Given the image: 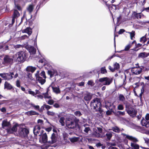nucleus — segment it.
<instances>
[{
  "label": "nucleus",
  "mask_w": 149,
  "mask_h": 149,
  "mask_svg": "<svg viewBox=\"0 0 149 149\" xmlns=\"http://www.w3.org/2000/svg\"><path fill=\"white\" fill-rule=\"evenodd\" d=\"M91 107L95 112H98L100 113L101 114L103 112L101 109V104L100 100L98 98L94 99L91 102Z\"/></svg>",
  "instance_id": "1"
},
{
  "label": "nucleus",
  "mask_w": 149,
  "mask_h": 149,
  "mask_svg": "<svg viewBox=\"0 0 149 149\" xmlns=\"http://www.w3.org/2000/svg\"><path fill=\"white\" fill-rule=\"evenodd\" d=\"M13 57L14 60L16 61L23 62L27 58V54L23 51L19 52L14 55Z\"/></svg>",
  "instance_id": "2"
},
{
  "label": "nucleus",
  "mask_w": 149,
  "mask_h": 149,
  "mask_svg": "<svg viewBox=\"0 0 149 149\" xmlns=\"http://www.w3.org/2000/svg\"><path fill=\"white\" fill-rule=\"evenodd\" d=\"M79 120L78 119L75 118L74 120H72L70 118H67L66 120V126L69 128L74 129L76 127H79L78 122Z\"/></svg>",
  "instance_id": "3"
},
{
  "label": "nucleus",
  "mask_w": 149,
  "mask_h": 149,
  "mask_svg": "<svg viewBox=\"0 0 149 149\" xmlns=\"http://www.w3.org/2000/svg\"><path fill=\"white\" fill-rule=\"evenodd\" d=\"M122 134L124 136H125L127 139L133 141L131 143V146L134 149H139V145L135 143V142H136L138 141V140L136 138L124 133Z\"/></svg>",
  "instance_id": "4"
},
{
  "label": "nucleus",
  "mask_w": 149,
  "mask_h": 149,
  "mask_svg": "<svg viewBox=\"0 0 149 149\" xmlns=\"http://www.w3.org/2000/svg\"><path fill=\"white\" fill-rule=\"evenodd\" d=\"M19 128L17 132L19 135L22 137H26L29 133L28 130L26 128L21 127V125L19 127Z\"/></svg>",
  "instance_id": "5"
},
{
  "label": "nucleus",
  "mask_w": 149,
  "mask_h": 149,
  "mask_svg": "<svg viewBox=\"0 0 149 149\" xmlns=\"http://www.w3.org/2000/svg\"><path fill=\"white\" fill-rule=\"evenodd\" d=\"M112 79L107 77L100 78L99 80V81L102 83L105 81L103 84L104 85H109L112 83Z\"/></svg>",
  "instance_id": "6"
},
{
  "label": "nucleus",
  "mask_w": 149,
  "mask_h": 149,
  "mask_svg": "<svg viewBox=\"0 0 149 149\" xmlns=\"http://www.w3.org/2000/svg\"><path fill=\"white\" fill-rule=\"evenodd\" d=\"M97 130L93 134V136L97 138L103 137L104 136V134L102 132V129L100 127H97Z\"/></svg>",
  "instance_id": "7"
},
{
  "label": "nucleus",
  "mask_w": 149,
  "mask_h": 149,
  "mask_svg": "<svg viewBox=\"0 0 149 149\" xmlns=\"http://www.w3.org/2000/svg\"><path fill=\"white\" fill-rule=\"evenodd\" d=\"M14 75L13 72L9 73H0V76L5 80H9L12 79L13 78V75Z\"/></svg>",
  "instance_id": "8"
},
{
  "label": "nucleus",
  "mask_w": 149,
  "mask_h": 149,
  "mask_svg": "<svg viewBox=\"0 0 149 149\" xmlns=\"http://www.w3.org/2000/svg\"><path fill=\"white\" fill-rule=\"evenodd\" d=\"M20 126L17 124H15L11 128H8L6 129L7 132L9 134H12L16 132L17 130V127L19 128Z\"/></svg>",
  "instance_id": "9"
},
{
  "label": "nucleus",
  "mask_w": 149,
  "mask_h": 149,
  "mask_svg": "<svg viewBox=\"0 0 149 149\" xmlns=\"http://www.w3.org/2000/svg\"><path fill=\"white\" fill-rule=\"evenodd\" d=\"M39 74V72L38 71L35 74L36 80L41 84H43L45 82V79L43 78L42 77L40 76Z\"/></svg>",
  "instance_id": "10"
},
{
  "label": "nucleus",
  "mask_w": 149,
  "mask_h": 149,
  "mask_svg": "<svg viewBox=\"0 0 149 149\" xmlns=\"http://www.w3.org/2000/svg\"><path fill=\"white\" fill-rule=\"evenodd\" d=\"M89 126V125L87 124H84L82 126V130L86 135H87L91 131V129Z\"/></svg>",
  "instance_id": "11"
},
{
  "label": "nucleus",
  "mask_w": 149,
  "mask_h": 149,
  "mask_svg": "<svg viewBox=\"0 0 149 149\" xmlns=\"http://www.w3.org/2000/svg\"><path fill=\"white\" fill-rule=\"evenodd\" d=\"M142 70V68L139 67H133L131 69V72L132 73L137 75L140 74Z\"/></svg>",
  "instance_id": "12"
},
{
  "label": "nucleus",
  "mask_w": 149,
  "mask_h": 149,
  "mask_svg": "<svg viewBox=\"0 0 149 149\" xmlns=\"http://www.w3.org/2000/svg\"><path fill=\"white\" fill-rule=\"evenodd\" d=\"M4 61L5 63L10 64L13 63V59L12 57L6 56L4 58Z\"/></svg>",
  "instance_id": "13"
},
{
  "label": "nucleus",
  "mask_w": 149,
  "mask_h": 149,
  "mask_svg": "<svg viewBox=\"0 0 149 149\" xmlns=\"http://www.w3.org/2000/svg\"><path fill=\"white\" fill-rule=\"evenodd\" d=\"M58 137V134L57 132H55L52 134L51 137L52 143H54L56 142Z\"/></svg>",
  "instance_id": "14"
},
{
  "label": "nucleus",
  "mask_w": 149,
  "mask_h": 149,
  "mask_svg": "<svg viewBox=\"0 0 149 149\" xmlns=\"http://www.w3.org/2000/svg\"><path fill=\"white\" fill-rule=\"evenodd\" d=\"M127 111L128 114L132 117L136 115V112L135 109L133 108L132 107L129 108Z\"/></svg>",
  "instance_id": "15"
},
{
  "label": "nucleus",
  "mask_w": 149,
  "mask_h": 149,
  "mask_svg": "<svg viewBox=\"0 0 149 149\" xmlns=\"http://www.w3.org/2000/svg\"><path fill=\"white\" fill-rule=\"evenodd\" d=\"M92 97V95L90 93L86 92L84 95V99L86 101H89L91 99Z\"/></svg>",
  "instance_id": "16"
},
{
  "label": "nucleus",
  "mask_w": 149,
  "mask_h": 149,
  "mask_svg": "<svg viewBox=\"0 0 149 149\" xmlns=\"http://www.w3.org/2000/svg\"><path fill=\"white\" fill-rule=\"evenodd\" d=\"M41 127H42L38 125H37L34 127L33 129V133L35 135H36L38 134L39 133Z\"/></svg>",
  "instance_id": "17"
},
{
  "label": "nucleus",
  "mask_w": 149,
  "mask_h": 149,
  "mask_svg": "<svg viewBox=\"0 0 149 149\" xmlns=\"http://www.w3.org/2000/svg\"><path fill=\"white\" fill-rule=\"evenodd\" d=\"M48 72L51 77H52L57 75V72L55 70H48Z\"/></svg>",
  "instance_id": "18"
},
{
  "label": "nucleus",
  "mask_w": 149,
  "mask_h": 149,
  "mask_svg": "<svg viewBox=\"0 0 149 149\" xmlns=\"http://www.w3.org/2000/svg\"><path fill=\"white\" fill-rule=\"evenodd\" d=\"M2 125V127L3 128H5L6 127H9L10 126V122L5 120L3 121Z\"/></svg>",
  "instance_id": "19"
},
{
  "label": "nucleus",
  "mask_w": 149,
  "mask_h": 149,
  "mask_svg": "<svg viewBox=\"0 0 149 149\" xmlns=\"http://www.w3.org/2000/svg\"><path fill=\"white\" fill-rule=\"evenodd\" d=\"M13 88L11 84L8 82L6 81L4 83V89H6L8 90H10Z\"/></svg>",
  "instance_id": "20"
},
{
  "label": "nucleus",
  "mask_w": 149,
  "mask_h": 149,
  "mask_svg": "<svg viewBox=\"0 0 149 149\" xmlns=\"http://www.w3.org/2000/svg\"><path fill=\"white\" fill-rule=\"evenodd\" d=\"M146 120L143 119L141 121V123L143 126H145L146 127H149V121H147Z\"/></svg>",
  "instance_id": "21"
},
{
  "label": "nucleus",
  "mask_w": 149,
  "mask_h": 149,
  "mask_svg": "<svg viewBox=\"0 0 149 149\" xmlns=\"http://www.w3.org/2000/svg\"><path fill=\"white\" fill-rule=\"evenodd\" d=\"M149 55V53H147L145 52L141 53L139 54L138 56L139 58H143L147 57Z\"/></svg>",
  "instance_id": "22"
},
{
  "label": "nucleus",
  "mask_w": 149,
  "mask_h": 149,
  "mask_svg": "<svg viewBox=\"0 0 149 149\" xmlns=\"http://www.w3.org/2000/svg\"><path fill=\"white\" fill-rule=\"evenodd\" d=\"M26 69L27 71L31 72L33 73L36 70V68L32 66H29L26 68Z\"/></svg>",
  "instance_id": "23"
},
{
  "label": "nucleus",
  "mask_w": 149,
  "mask_h": 149,
  "mask_svg": "<svg viewBox=\"0 0 149 149\" xmlns=\"http://www.w3.org/2000/svg\"><path fill=\"white\" fill-rule=\"evenodd\" d=\"M22 32L27 33L30 36L32 33V29L30 28H27L25 29L22 30Z\"/></svg>",
  "instance_id": "24"
},
{
  "label": "nucleus",
  "mask_w": 149,
  "mask_h": 149,
  "mask_svg": "<svg viewBox=\"0 0 149 149\" xmlns=\"http://www.w3.org/2000/svg\"><path fill=\"white\" fill-rule=\"evenodd\" d=\"M42 140L44 143H45L47 142V136L46 133L44 134L42 136Z\"/></svg>",
  "instance_id": "25"
},
{
  "label": "nucleus",
  "mask_w": 149,
  "mask_h": 149,
  "mask_svg": "<svg viewBox=\"0 0 149 149\" xmlns=\"http://www.w3.org/2000/svg\"><path fill=\"white\" fill-rule=\"evenodd\" d=\"M25 93L26 94H29L31 95L32 96H34L35 97H36V93L35 92H34L32 91L31 89H29L28 90H27L25 92Z\"/></svg>",
  "instance_id": "26"
},
{
  "label": "nucleus",
  "mask_w": 149,
  "mask_h": 149,
  "mask_svg": "<svg viewBox=\"0 0 149 149\" xmlns=\"http://www.w3.org/2000/svg\"><path fill=\"white\" fill-rule=\"evenodd\" d=\"M36 50L33 47L31 46L29 49V52L31 54H34L36 53Z\"/></svg>",
  "instance_id": "27"
},
{
  "label": "nucleus",
  "mask_w": 149,
  "mask_h": 149,
  "mask_svg": "<svg viewBox=\"0 0 149 149\" xmlns=\"http://www.w3.org/2000/svg\"><path fill=\"white\" fill-rule=\"evenodd\" d=\"M109 130L113 131V132L116 133H119L120 131V130L117 126H114L111 128V129H109Z\"/></svg>",
  "instance_id": "28"
},
{
  "label": "nucleus",
  "mask_w": 149,
  "mask_h": 149,
  "mask_svg": "<svg viewBox=\"0 0 149 149\" xmlns=\"http://www.w3.org/2000/svg\"><path fill=\"white\" fill-rule=\"evenodd\" d=\"M26 114L28 116L38 115V113L33 111H28L26 112Z\"/></svg>",
  "instance_id": "29"
},
{
  "label": "nucleus",
  "mask_w": 149,
  "mask_h": 149,
  "mask_svg": "<svg viewBox=\"0 0 149 149\" xmlns=\"http://www.w3.org/2000/svg\"><path fill=\"white\" fill-rule=\"evenodd\" d=\"M34 8V6L32 5H29L27 7V9L30 14H31L33 11Z\"/></svg>",
  "instance_id": "30"
},
{
  "label": "nucleus",
  "mask_w": 149,
  "mask_h": 149,
  "mask_svg": "<svg viewBox=\"0 0 149 149\" xmlns=\"http://www.w3.org/2000/svg\"><path fill=\"white\" fill-rule=\"evenodd\" d=\"M52 89L53 91L56 94L59 93H60V91L59 87H52Z\"/></svg>",
  "instance_id": "31"
},
{
  "label": "nucleus",
  "mask_w": 149,
  "mask_h": 149,
  "mask_svg": "<svg viewBox=\"0 0 149 149\" xmlns=\"http://www.w3.org/2000/svg\"><path fill=\"white\" fill-rule=\"evenodd\" d=\"M65 118L64 117H61L60 118L59 121L62 126H63L65 125Z\"/></svg>",
  "instance_id": "32"
},
{
  "label": "nucleus",
  "mask_w": 149,
  "mask_h": 149,
  "mask_svg": "<svg viewBox=\"0 0 149 149\" xmlns=\"http://www.w3.org/2000/svg\"><path fill=\"white\" fill-rule=\"evenodd\" d=\"M79 138L76 137H73L69 138V140L72 143H74L77 142Z\"/></svg>",
  "instance_id": "33"
},
{
  "label": "nucleus",
  "mask_w": 149,
  "mask_h": 149,
  "mask_svg": "<svg viewBox=\"0 0 149 149\" xmlns=\"http://www.w3.org/2000/svg\"><path fill=\"white\" fill-rule=\"evenodd\" d=\"M132 45V43H129L128 44L126 45L125 47L124 50L125 51H127L131 47Z\"/></svg>",
  "instance_id": "34"
},
{
  "label": "nucleus",
  "mask_w": 149,
  "mask_h": 149,
  "mask_svg": "<svg viewBox=\"0 0 149 149\" xmlns=\"http://www.w3.org/2000/svg\"><path fill=\"white\" fill-rule=\"evenodd\" d=\"M112 132H108L106 134V136H107V138L109 140L110 139L112 136Z\"/></svg>",
  "instance_id": "35"
},
{
  "label": "nucleus",
  "mask_w": 149,
  "mask_h": 149,
  "mask_svg": "<svg viewBox=\"0 0 149 149\" xmlns=\"http://www.w3.org/2000/svg\"><path fill=\"white\" fill-rule=\"evenodd\" d=\"M19 16V13L17 10H15L13 13V17L16 18Z\"/></svg>",
  "instance_id": "36"
},
{
  "label": "nucleus",
  "mask_w": 149,
  "mask_h": 149,
  "mask_svg": "<svg viewBox=\"0 0 149 149\" xmlns=\"http://www.w3.org/2000/svg\"><path fill=\"white\" fill-rule=\"evenodd\" d=\"M113 104V103L110 102H106L105 103V107L107 109H109Z\"/></svg>",
  "instance_id": "37"
},
{
  "label": "nucleus",
  "mask_w": 149,
  "mask_h": 149,
  "mask_svg": "<svg viewBox=\"0 0 149 149\" xmlns=\"http://www.w3.org/2000/svg\"><path fill=\"white\" fill-rule=\"evenodd\" d=\"M113 67L115 70H118L119 68L120 65L119 63L116 62L114 64Z\"/></svg>",
  "instance_id": "38"
},
{
  "label": "nucleus",
  "mask_w": 149,
  "mask_h": 149,
  "mask_svg": "<svg viewBox=\"0 0 149 149\" xmlns=\"http://www.w3.org/2000/svg\"><path fill=\"white\" fill-rule=\"evenodd\" d=\"M43 95L45 98L50 99L52 98L51 96L48 94L47 92H46L45 93H43Z\"/></svg>",
  "instance_id": "39"
},
{
  "label": "nucleus",
  "mask_w": 149,
  "mask_h": 149,
  "mask_svg": "<svg viewBox=\"0 0 149 149\" xmlns=\"http://www.w3.org/2000/svg\"><path fill=\"white\" fill-rule=\"evenodd\" d=\"M119 98L120 100L123 101L125 100V98L123 95L120 94L119 96Z\"/></svg>",
  "instance_id": "40"
},
{
  "label": "nucleus",
  "mask_w": 149,
  "mask_h": 149,
  "mask_svg": "<svg viewBox=\"0 0 149 149\" xmlns=\"http://www.w3.org/2000/svg\"><path fill=\"white\" fill-rule=\"evenodd\" d=\"M42 107H43V108H45L47 111H49L48 110L51 108L52 107L48 105L45 104Z\"/></svg>",
  "instance_id": "41"
},
{
  "label": "nucleus",
  "mask_w": 149,
  "mask_h": 149,
  "mask_svg": "<svg viewBox=\"0 0 149 149\" xmlns=\"http://www.w3.org/2000/svg\"><path fill=\"white\" fill-rule=\"evenodd\" d=\"M74 115L77 116L79 117L82 115V114L79 111H77L74 112Z\"/></svg>",
  "instance_id": "42"
},
{
  "label": "nucleus",
  "mask_w": 149,
  "mask_h": 149,
  "mask_svg": "<svg viewBox=\"0 0 149 149\" xmlns=\"http://www.w3.org/2000/svg\"><path fill=\"white\" fill-rule=\"evenodd\" d=\"M38 123L39 124L38 125L41 127H42L43 125V121L39 119L38 120Z\"/></svg>",
  "instance_id": "43"
},
{
  "label": "nucleus",
  "mask_w": 149,
  "mask_h": 149,
  "mask_svg": "<svg viewBox=\"0 0 149 149\" xmlns=\"http://www.w3.org/2000/svg\"><path fill=\"white\" fill-rule=\"evenodd\" d=\"M134 15L137 19H140L141 18V13H134Z\"/></svg>",
  "instance_id": "44"
},
{
  "label": "nucleus",
  "mask_w": 149,
  "mask_h": 149,
  "mask_svg": "<svg viewBox=\"0 0 149 149\" xmlns=\"http://www.w3.org/2000/svg\"><path fill=\"white\" fill-rule=\"evenodd\" d=\"M47 114L48 115L54 116V115L55 113L52 111H47Z\"/></svg>",
  "instance_id": "45"
},
{
  "label": "nucleus",
  "mask_w": 149,
  "mask_h": 149,
  "mask_svg": "<svg viewBox=\"0 0 149 149\" xmlns=\"http://www.w3.org/2000/svg\"><path fill=\"white\" fill-rule=\"evenodd\" d=\"M115 108L116 106L113 104L109 107V109L111 111H112V112H113L114 110L115 109Z\"/></svg>",
  "instance_id": "46"
},
{
  "label": "nucleus",
  "mask_w": 149,
  "mask_h": 149,
  "mask_svg": "<svg viewBox=\"0 0 149 149\" xmlns=\"http://www.w3.org/2000/svg\"><path fill=\"white\" fill-rule=\"evenodd\" d=\"M88 84L91 86H93L95 84L93 81L92 80L89 81L87 83Z\"/></svg>",
  "instance_id": "47"
},
{
  "label": "nucleus",
  "mask_w": 149,
  "mask_h": 149,
  "mask_svg": "<svg viewBox=\"0 0 149 149\" xmlns=\"http://www.w3.org/2000/svg\"><path fill=\"white\" fill-rule=\"evenodd\" d=\"M54 101L52 99H50L47 101L48 104L52 105L54 103Z\"/></svg>",
  "instance_id": "48"
},
{
  "label": "nucleus",
  "mask_w": 149,
  "mask_h": 149,
  "mask_svg": "<svg viewBox=\"0 0 149 149\" xmlns=\"http://www.w3.org/2000/svg\"><path fill=\"white\" fill-rule=\"evenodd\" d=\"M117 108L119 110H123L124 109V108L123 105L120 104L118 105Z\"/></svg>",
  "instance_id": "49"
},
{
  "label": "nucleus",
  "mask_w": 149,
  "mask_h": 149,
  "mask_svg": "<svg viewBox=\"0 0 149 149\" xmlns=\"http://www.w3.org/2000/svg\"><path fill=\"white\" fill-rule=\"evenodd\" d=\"M14 48L16 50H18L19 48H22V46L20 45H17L14 46Z\"/></svg>",
  "instance_id": "50"
},
{
  "label": "nucleus",
  "mask_w": 149,
  "mask_h": 149,
  "mask_svg": "<svg viewBox=\"0 0 149 149\" xmlns=\"http://www.w3.org/2000/svg\"><path fill=\"white\" fill-rule=\"evenodd\" d=\"M129 33L130 34L131 39L132 40V38L135 35V32L134 31H132L131 32H129Z\"/></svg>",
  "instance_id": "51"
},
{
  "label": "nucleus",
  "mask_w": 149,
  "mask_h": 149,
  "mask_svg": "<svg viewBox=\"0 0 149 149\" xmlns=\"http://www.w3.org/2000/svg\"><path fill=\"white\" fill-rule=\"evenodd\" d=\"M120 3H119L117 5H114L112 4L111 6V7L114 10H116L118 8V7L119 5L120 4Z\"/></svg>",
  "instance_id": "52"
},
{
  "label": "nucleus",
  "mask_w": 149,
  "mask_h": 149,
  "mask_svg": "<svg viewBox=\"0 0 149 149\" xmlns=\"http://www.w3.org/2000/svg\"><path fill=\"white\" fill-rule=\"evenodd\" d=\"M146 37L145 36H143L142 38H141L140 40V41L144 43L146 41Z\"/></svg>",
  "instance_id": "53"
},
{
  "label": "nucleus",
  "mask_w": 149,
  "mask_h": 149,
  "mask_svg": "<svg viewBox=\"0 0 149 149\" xmlns=\"http://www.w3.org/2000/svg\"><path fill=\"white\" fill-rule=\"evenodd\" d=\"M101 72L102 74H105L107 72V71L105 67L101 68Z\"/></svg>",
  "instance_id": "54"
},
{
  "label": "nucleus",
  "mask_w": 149,
  "mask_h": 149,
  "mask_svg": "<svg viewBox=\"0 0 149 149\" xmlns=\"http://www.w3.org/2000/svg\"><path fill=\"white\" fill-rule=\"evenodd\" d=\"M40 75L42 76V77H43V78L44 79H45L46 78L45 73L44 71H42L41 72L40 74Z\"/></svg>",
  "instance_id": "55"
},
{
  "label": "nucleus",
  "mask_w": 149,
  "mask_h": 149,
  "mask_svg": "<svg viewBox=\"0 0 149 149\" xmlns=\"http://www.w3.org/2000/svg\"><path fill=\"white\" fill-rule=\"evenodd\" d=\"M145 141V143L147 144L148 146L149 147V139L145 138L144 139Z\"/></svg>",
  "instance_id": "56"
},
{
  "label": "nucleus",
  "mask_w": 149,
  "mask_h": 149,
  "mask_svg": "<svg viewBox=\"0 0 149 149\" xmlns=\"http://www.w3.org/2000/svg\"><path fill=\"white\" fill-rule=\"evenodd\" d=\"M108 146H114L116 145V144L115 143H108L107 144Z\"/></svg>",
  "instance_id": "57"
},
{
  "label": "nucleus",
  "mask_w": 149,
  "mask_h": 149,
  "mask_svg": "<svg viewBox=\"0 0 149 149\" xmlns=\"http://www.w3.org/2000/svg\"><path fill=\"white\" fill-rule=\"evenodd\" d=\"M117 113L119 115L122 116H123L125 114V111L122 112L121 111H118Z\"/></svg>",
  "instance_id": "58"
},
{
  "label": "nucleus",
  "mask_w": 149,
  "mask_h": 149,
  "mask_svg": "<svg viewBox=\"0 0 149 149\" xmlns=\"http://www.w3.org/2000/svg\"><path fill=\"white\" fill-rule=\"evenodd\" d=\"M16 86L17 87H20V84L19 81V80H17L16 82Z\"/></svg>",
  "instance_id": "59"
},
{
  "label": "nucleus",
  "mask_w": 149,
  "mask_h": 149,
  "mask_svg": "<svg viewBox=\"0 0 149 149\" xmlns=\"http://www.w3.org/2000/svg\"><path fill=\"white\" fill-rule=\"evenodd\" d=\"M145 118L146 120H149V113H147L146 116Z\"/></svg>",
  "instance_id": "60"
},
{
  "label": "nucleus",
  "mask_w": 149,
  "mask_h": 149,
  "mask_svg": "<svg viewBox=\"0 0 149 149\" xmlns=\"http://www.w3.org/2000/svg\"><path fill=\"white\" fill-rule=\"evenodd\" d=\"M109 69L112 72H113L114 71H115V70H114V68H112V67L110 66H109Z\"/></svg>",
  "instance_id": "61"
},
{
  "label": "nucleus",
  "mask_w": 149,
  "mask_h": 149,
  "mask_svg": "<svg viewBox=\"0 0 149 149\" xmlns=\"http://www.w3.org/2000/svg\"><path fill=\"white\" fill-rule=\"evenodd\" d=\"M28 77L31 80H32L33 79V78L32 77L31 74L29 73L28 75Z\"/></svg>",
  "instance_id": "62"
},
{
  "label": "nucleus",
  "mask_w": 149,
  "mask_h": 149,
  "mask_svg": "<svg viewBox=\"0 0 149 149\" xmlns=\"http://www.w3.org/2000/svg\"><path fill=\"white\" fill-rule=\"evenodd\" d=\"M125 31V30L123 29H120L118 32L119 34H121Z\"/></svg>",
  "instance_id": "63"
},
{
  "label": "nucleus",
  "mask_w": 149,
  "mask_h": 149,
  "mask_svg": "<svg viewBox=\"0 0 149 149\" xmlns=\"http://www.w3.org/2000/svg\"><path fill=\"white\" fill-rule=\"evenodd\" d=\"M108 149H118L117 148L115 147H113L112 146H110L108 148Z\"/></svg>",
  "instance_id": "64"
}]
</instances>
